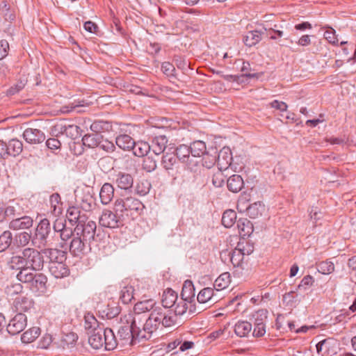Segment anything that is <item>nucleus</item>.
I'll list each match as a JSON object with an SVG mask.
<instances>
[{"instance_id": "obj_16", "label": "nucleus", "mask_w": 356, "mask_h": 356, "mask_svg": "<svg viewBox=\"0 0 356 356\" xmlns=\"http://www.w3.org/2000/svg\"><path fill=\"white\" fill-rule=\"evenodd\" d=\"M216 161L218 168L221 170H226L230 166L232 161L231 149L227 147L222 148L218 154Z\"/></svg>"}, {"instance_id": "obj_7", "label": "nucleus", "mask_w": 356, "mask_h": 356, "mask_svg": "<svg viewBox=\"0 0 356 356\" xmlns=\"http://www.w3.org/2000/svg\"><path fill=\"white\" fill-rule=\"evenodd\" d=\"M138 319V318L137 317L132 320L131 325L121 326L118 330V337L124 343L130 341V344L135 345L138 343L144 342L143 339L136 337V334L138 333L136 327H138V324L136 322Z\"/></svg>"}, {"instance_id": "obj_49", "label": "nucleus", "mask_w": 356, "mask_h": 356, "mask_svg": "<svg viewBox=\"0 0 356 356\" xmlns=\"http://www.w3.org/2000/svg\"><path fill=\"white\" fill-rule=\"evenodd\" d=\"M30 270L31 268H25L22 270L19 271V273L17 274V280L21 282L29 285L33 277L34 278V275L35 274L33 272H30Z\"/></svg>"}, {"instance_id": "obj_46", "label": "nucleus", "mask_w": 356, "mask_h": 356, "mask_svg": "<svg viewBox=\"0 0 356 356\" xmlns=\"http://www.w3.org/2000/svg\"><path fill=\"white\" fill-rule=\"evenodd\" d=\"M12 242L13 243V236L12 233L8 230L4 231L0 235V252H3L8 249Z\"/></svg>"}, {"instance_id": "obj_36", "label": "nucleus", "mask_w": 356, "mask_h": 356, "mask_svg": "<svg viewBox=\"0 0 356 356\" xmlns=\"http://www.w3.org/2000/svg\"><path fill=\"white\" fill-rule=\"evenodd\" d=\"M40 334V329L38 327H33L24 332L21 337L24 343H29L35 341Z\"/></svg>"}, {"instance_id": "obj_42", "label": "nucleus", "mask_w": 356, "mask_h": 356, "mask_svg": "<svg viewBox=\"0 0 356 356\" xmlns=\"http://www.w3.org/2000/svg\"><path fill=\"white\" fill-rule=\"evenodd\" d=\"M67 218L71 223L74 222L77 225L79 221H81V220L85 219V216L81 215L79 208L76 207H70L67 211Z\"/></svg>"}, {"instance_id": "obj_4", "label": "nucleus", "mask_w": 356, "mask_h": 356, "mask_svg": "<svg viewBox=\"0 0 356 356\" xmlns=\"http://www.w3.org/2000/svg\"><path fill=\"white\" fill-rule=\"evenodd\" d=\"M83 145L89 148L99 147L107 152H112L115 147L113 142L104 138L99 133L88 134L82 138Z\"/></svg>"}, {"instance_id": "obj_48", "label": "nucleus", "mask_w": 356, "mask_h": 356, "mask_svg": "<svg viewBox=\"0 0 356 356\" xmlns=\"http://www.w3.org/2000/svg\"><path fill=\"white\" fill-rule=\"evenodd\" d=\"M191 154L190 146L186 145H180L176 148L175 156L181 162L187 161L189 156Z\"/></svg>"}, {"instance_id": "obj_53", "label": "nucleus", "mask_w": 356, "mask_h": 356, "mask_svg": "<svg viewBox=\"0 0 356 356\" xmlns=\"http://www.w3.org/2000/svg\"><path fill=\"white\" fill-rule=\"evenodd\" d=\"M151 188V184L147 180H142L139 181L136 186V193L140 196L147 194Z\"/></svg>"}, {"instance_id": "obj_41", "label": "nucleus", "mask_w": 356, "mask_h": 356, "mask_svg": "<svg viewBox=\"0 0 356 356\" xmlns=\"http://www.w3.org/2000/svg\"><path fill=\"white\" fill-rule=\"evenodd\" d=\"M33 300L27 297H21L15 300V307L20 312H28L33 307Z\"/></svg>"}, {"instance_id": "obj_23", "label": "nucleus", "mask_w": 356, "mask_h": 356, "mask_svg": "<svg viewBox=\"0 0 356 356\" xmlns=\"http://www.w3.org/2000/svg\"><path fill=\"white\" fill-rule=\"evenodd\" d=\"M243 186V179L241 175H233L227 179V189L232 193L239 192Z\"/></svg>"}, {"instance_id": "obj_52", "label": "nucleus", "mask_w": 356, "mask_h": 356, "mask_svg": "<svg viewBox=\"0 0 356 356\" xmlns=\"http://www.w3.org/2000/svg\"><path fill=\"white\" fill-rule=\"evenodd\" d=\"M222 171L218 168L217 171L212 175L211 181L215 187H221L225 184V176L223 175Z\"/></svg>"}, {"instance_id": "obj_22", "label": "nucleus", "mask_w": 356, "mask_h": 356, "mask_svg": "<svg viewBox=\"0 0 356 356\" xmlns=\"http://www.w3.org/2000/svg\"><path fill=\"white\" fill-rule=\"evenodd\" d=\"M33 236L27 232L17 233L13 236V245L17 248H27L30 242L32 243Z\"/></svg>"}, {"instance_id": "obj_51", "label": "nucleus", "mask_w": 356, "mask_h": 356, "mask_svg": "<svg viewBox=\"0 0 356 356\" xmlns=\"http://www.w3.org/2000/svg\"><path fill=\"white\" fill-rule=\"evenodd\" d=\"M236 248H237L238 250H241V253H243L244 256L250 255L254 251L252 244H251L248 241L245 240V238L241 240Z\"/></svg>"}, {"instance_id": "obj_15", "label": "nucleus", "mask_w": 356, "mask_h": 356, "mask_svg": "<svg viewBox=\"0 0 356 356\" xmlns=\"http://www.w3.org/2000/svg\"><path fill=\"white\" fill-rule=\"evenodd\" d=\"M33 225V220L29 216H19L16 218L12 219L9 224V229L13 231H18L22 229H28Z\"/></svg>"}, {"instance_id": "obj_28", "label": "nucleus", "mask_w": 356, "mask_h": 356, "mask_svg": "<svg viewBox=\"0 0 356 356\" xmlns=\"http://www.w3.org/2000/svg\"><path fill=\"white\" fill-rule=\"evenodd\" d=\"M114 195L113 186L109 183H105L99 192V197L103 204H108L113 199Z\"/></svg>"}, {"instance_id": "obj_2", "label": "nucleus", "mask_w": 356, "mask_h": 356, "mask_svg": "<svg viewBox=\"0 0 356 356\" xmlns=\"http://www.w3.org/2000/svg\"><path fill=\"white\" fill-rule=\"evenodd\" d=\"M88 343L95 350L104 348L106 350H111L117 346V339L113 330L103 327H98L92 331L89 336Z\"/></svg>"}, {"instance_id": "obj_64", "label": "nucleus", "mask_w": 356, "mask_h": 356, "mask_svg": "<svg viewBox=\"0 0 356 356\" xmlns=\"http://www.w3.org/2000/svg\"><path fill=\"white\" fill-rule=\"evenodd\" d=\"M176 66L182 70H186L188 68V63L185 58L179 56H175L174 58Z\"/></svg>"}, {"instance_id": "obj_14", "label": "nucleus", "mask_w": 356, "mask_h": 356, "mask_svg": "<svg viewBox=\"0 0 356 356\" xmlns=\"http://www.w3.org/2000/svg\"><path fill=\"white\" fill-rule=\"evenodd\" d=\"M255 320L253 334L256 337H261L266 333V320L267 318V310L257 311L254 315Z\"/></svg>"}, {"instance_id": "obj_31", "label": "nucleus", "mask_w": 356, "mask_h": 356, "mask_svg": "<svg viewBox=\"0 0 356 356\" xmlns=\"http://www.w3.org/2000/svg\"><path fill=\"white\" fill-rule=\"evenodd\" d=\"M115 143L123 150H130L134 146V140L127 134H122L116 137Z\"/></svg>"}, {"instance_id": "obj_50", "label": "nucleus", "mask_w": 356, "mask_h": 356, "mask_svg": "<svg viewBox=\"0 0 356 356\" xmlns=\"http://www.w3.org/2000/svg\"><path fill=\"white\" fill-rule=\"evenodd\" d=\"M22 215V209L17 204L8 205L5 208L4 217L16 218Z\"/></svg>"}, {"instance_id": "obj_35", "label": "nucleus", "mask_w": 356, "mask_h": 356, "mask_svg": "<svg viewBox=\"0 0 356 356\" xmlns=\"http://www.w3.org/2000/svg\"><path fill=\"white\" fill-rule=\"evenodd\" d=\"M192 157L200 158L206 154V144L202 140L193 142L190 145Z\"/></svg>"}, {"instance_id": "obj_45", "label": "nucleus", "mask_w": 356, "mask_h": 356, "mask_svg": "<svg viewBox=\"0 0 356 356\" xmlns=\"http://www.w3.org/2000/svg\"><path fill=\"white\" fill-rule=\"evenodd\" d=\"M134 296V287L125 286L121 289L120 298L124 304H128L135 298Z\"/></svg>"}, {"instance_id": "obj_11", "label": "nucleus", "mask_w": 356, "mask_h": 356, "mask_svg": "<svg viewBox=\"0 0 356 356\" xmlns=\"http://www.w3.org/2000/svg\"><path fill=\"white\" fill-rule=\"evenodd\" d=\"M99 222L102 227L111 229L118 228L123 225L120 216L108 209H105L102 211Z\"/></svg>"}, {"instance_id": "obj_39", "label": "nucleus", "mask_w": 356, "mask_h": 356, "mask_svg": "<svg viewBox=\"0 0 356 356\" xmlns=\"http://www.w3.org/2000/svg\"><path fill=\"white\" fill-rule=\"evenodd\" d=\"M177 163V159L173 153H165L161 159V165L165 170H173Z\"/></svg>"}, {"instance_id": "obj_26", "label": "nucleus", "mask_w": 356, "mask_h": 356, "mask_svg": "<svg viewBox=\"0 0 356 356\" xmlns=\"http://www.w3.org/2000/svg\"><path fill=\"white\" fill-rule=\"evenodd\" d=\"M181 299L184 301L191 302L195 298V287L192 281L186 280L183 284L181 293Z\"/></svg>"}, {"instance_id": "obj_57", "label": "nucleus", "mask_w": 356, "mask_h": 356, "mask_svg": "<svg viewBox=\"0 0 356 356\" xmlns=\"http://www.w3.org/2000/svg\"><path fill=\"white\" fill-rule=\"evenodd\" d=\"M86 104H84V101H74V102L70 103L67 106H64L61 108V111L63 113H70L74 110L78 109L79 108L83 107Z\"/></svg>"}, {"instance_id": "obj_27", "label": "nucleus", "mask_w": 356, "mask_h": 356, "mask_svg": "<svg viewBox=\"0 0 356 356\" xmlns=\"http://www.w3.org/2000/svg\"><path fill=\"white\" fill-rule=\"evenodd\" d=\"M238 233L243 238L249 236L253 232V225L247 218H241L237 221Z\"/></svg>"}, {"instance_id": "obj_55", "label": "nucleus", "mask_w": 356, "mask_h": 356, "mask_svg": "<svg viewBox=\"0 0 356 356\" xmlns=\"http://www.w3.org/2000/svg\"><path fill=\"white\" fill-rule=\"evenodd\" d=\"M143 169L148 172H153L157 167L156 161L152 157L147 156L143 161Z\"/></svg>"}, {"instance_id": "obj_20", "label": "nucleus", "mask_w": 356, "mask_h": 356, "mask_svg": "<svg viewBox=\"0 0 356 356\" xmlns=\"http://www.w3.org/2000/svg\"><path fill=\"white\" fill-rule=\"evenodd\" d=\"M168 141V140L165 136H156L152 138L150 148L156 155H159L165 149Z\"/></svg>"}, {"instance_id": "obj_54", "label": "nucleus", "mask_w": 356, "mask_h": 356, "mask_svg": "<svg viewBox=\"0 0 356 356\" xmlns=\"http://www.w3.org/2000/svg\"><path fill=\"white\" fill-rule=\"evenodd\" d=\"M318 270L324 275H329L334 270V265L332 261H325L318 265Z\"/></svg>"}, {"instance_id": "obj_25", "label": "nucleus", "mask_w": 356, "mask_h": 356, "mask_svg": "<svg viewBox=\"0 0 356 356\" xmlns=\"http://www.w3.org/2000/svg\"><path fill=\"white\" fill-rule=\"evenodd\" d=\"M115 183L121 189L127 190L132 187L134 179L129 174L119 172L116 175Z\"/></svg>"}, {"instance_id": "obj_5", "label": "nucleus", "mask_w": 356, "mask_h": 356, "mask_svg": "<svg viewBox=\"0 0 356 356\" xmlns=\"http://www.w3.org/2000/svg\"><path fill=\"white\" fill-rule=\"evenodd\" d=\"M26 268L33 271H39L44 266V257L42 253L34 248H25L21 252Z\"/></svg>"}, {"instance_id": "obj_29", "label": "nucleus", "mask_w": 356, "mask_h": 356, "mask_svg": "<svg viewBox=\"0 0 356 356\" xmlns=\"http://www.w3.org/2000/svg\"><path fill=\"white\" fill-rule=\"evenodd\" d=\"M263 35L264 33L258 30L248 31L243 37V42L246 46L252 47L261 40Z\"/></svg>"}, {"instance_id": "obj_8", "label": "nucleus", "mask_w": 356, "mask_h": 356, "mask_svg": "<svg viewBox=\"0 0 356 356\" xmlns=\"http://www.w3.org/2000/svg\"><path fill=\"white\" fill-rule=\"evenodd\" d=\"M158 307L159 306L156 305V302L152 299L138 302L134 307V316L132 320H134L138 317V319L136 323L138 325H141L143 323V319L145 318V316H147L145 314L148 312L152 313V311Z\"/></svg>"}, {"instance_id": "obj_61", "label": "nucleus", "mask_w": 356, "mask_h": 356, "mask_svg": "<svg viewBox=\"0 0 356 356\" xmlns=\"http://www.w3.org/2000/svg\"><path fill=\"white\" fill-rule=\"evenodd\" d=\"M22 290V286L19 283L12 284L8 285L6 289V293L8 296H13L15 294H18Z\"/></svg>"}, {"instance_id": "obj_58", "label": "nucleus", "mask_w": 356, "mask_h": 356, "mask_svg": "<svg viewBox=\"0 0 356 356\" xmlns=\"http://www.w3.org/2000/svg\"><path fill=\"white\" fill-rule=\"evenodd\" d=\"M99 327L98 325V322L97 319L92 315H87L85 316V327L86 329L90 330L92 329L95 330V329H97Z\"/></svg>"}, {"instance_id": "obj_3", "label": "nucleus", "mask_w": 356, "mask_h": 356, "mask_svg": "<svg viewBox=\"0 0 356 356\" xmlns=\"http://www.w3.org/2000/svg\"><path fill=\"white\" fill-rule=\"evenodd\" d=\"M51 229L49 220L44 218L40 221L33 236L32 245L38 248L51 246L53 240L50 238Z\"/></svg>"}, {"instance_id": "obj_30", "label": "nucleus", "mask_w": 356, "mask_h": 356, "mask_svg": "<svg viewBox=\"0 0 356 356\" xmlns=\"http://www.w3.org/2000/svg\"><path fill=\"white\" fill-rule=\"evenodd\" d=\"M177 299V294L171 289L165 290L162 295V306L163 308H170L175 305Z\"/></svg>"}, {"instance_id": "obj_24", "label": "nucleus", "mask_w": 356, "mask_h": 356, "mask_svg": "<svg viewBox=\"0 0 356 356\" xmlns=\"http://www.w3.org/2000/svg\"><path fill=\"white\" fill-rule=\"evenodd\" d=\"M80 206L86 211H90L96 207V199L89 191L83 193L80 200Z\"/></svg>"}, {"instance_id": "obj_43", "label": "nucleus", "mask_w": 356, "mask_h": 356, "mask_svg": "<svg viewBox=\"0 0 356 356\" xmlns=\"http://www.w3.org/2000/svg\"><path fill=\"white\" fill-rule=\"evenodd\" d=\"M8 265L10 268L19 270V271L25 268L24 260L22 252L18 255H14L10 259Z\"/></svg>"}, {"instance_id": "obj_13", "label": "nucleus", "mask_w": 356, "mask_h": 356, "mask_svg": "<svg viewBox=\"0 0 356 356\" xmlns=\"http://www.w3.org/2000/svg\"><path fill=\"white\" fill-rule=\"evenodd\" d=\"M244 204L245 202L243 199H239L237 204L238 209H239L240 211L245 209L247 211L248 215L252 218H257L265 211V205L261 202H256L247 207H245Z\"/></svg>"}, {"instance_id": "obj_47", "label": "nucleus", "mask_w": 356, "mask_h": 356, "mask_svg": "<svg viewBox=\"0 0 356 356\" xmlns=\"http://www.w3.org/2000/svg\"><path fill=\"white\" fill-rule=\"evenodd\" d=\"M236 220V213L234 210H226L222 217V224L225 227H231L234 225Z\"/></svg>"}, {"instance_id": "obj_63", "label": "nucleus", "mask_w": 356, "mask_h": 356, "mask_svg": "<svg viewBox=\"0 0 356 356\" xmlns=\"http://www.w3.org/2000/svg\"><path fill=\"white\" fill-rule=\"evenodd\" d=\"M75 233V231H72V229L70 227L65 228L60 233V238L63 241H67L69 239H72L74 234Z\"/></svg>"}, {"instance_id": "obj_56", "label": "nucleus", "mask_w": 356, "mask_h": 356, "mask_svg": "<svg viewBox=\"0 0 356 356\" xmlns=\"http://www.w3.org/2000/svg\"><path fill=\"white\" fill-rule=\"evenodd\" d=\"M202 161V165L208 169H210L216 163H217L216 155H212L209 153H206L203 156Z\"/></svg>"}, {"instance_id": "obj_9", "label": "nucleus", "mask_w": 356, "mask_h": 356, "mask_svg": "<svg viewBox=\"0 0 356 356\" xmlns=\"http://www.w3.org/2000/svg\"><path fill=\"white\" fill-rule=\"evenodd\" d=\"M74 227L76 235H79L89 242L94 240L97 229L96 222L91 220H81Z\"/></svg>"}, {"instance_id": "obj_62", "label": "nucleus", "mask_w": 356, "mask_h": 356, "mask_svg": "<svg viewBox=\"0 0 356 356\" xmlns=\"http://www.w3.org/2000/svg\"><path fill=\"white\" fill-rule=\"evenodd\" d=\"M314 282V278L310 275H307L302 278L300 283L298 286L300 290H306L309 286H312Z\"/></svg>"}, {"instance_id": "obj_34", "label": "nucleus", "mask_w": 356, "mask_h": 356, "mask_svg": "<svg viewBox=\"0 0 356 356\" xmlns=\"http://www.w3.org/2000/svg\"><path fill=\"white\" fill-rule=\"evenodd\" d=\"M251 330L252 325L246 321H238L234 326V332L239 337H247Z\"/></svg>"}, {"instance_id": "obj_59", "label": "nucleus", "mask_w": 356, "mask_h": 356, "mask_svg": "<svg viewBox=\"0 0 356 356\" xmlns=\"http://www.w3.org/2000/svg\"><path fill=\"white\" fill-rule=\"evenodd\" d=\"M324 38L331 44H337L338 39L335 35V30L332 28H328L324 32Z\"/></svg>"}, {"instance_id": "obj_6", "label": "nucleus", "mask_w": 356, "mask_h": 356, "mask_svg": "<svg viewBox=\"0 0 356 356\" xmlns=\"http://www.w3.org/2000/svg\"><path fill=\"white\" fill-rule=\"evenodd\" d=\"M114 206L116 212H126L127 216L133 215L143 208L142 202L133 197L117 199Z\"/></svg>"}, {"instance_id": "obj_17", "label": "nucleus", "mask_w": 356, "mask_h": 356, "mask_svg": "<svg viewBox=\"0 0 356 356\" xmlns=\"http://www.w3.org/2000/svg\"><path fill=\"white\" fill-rule=\"evenodd\" d=\"M23 138L30 144H39L45 139L44 134L38 129L28 128L23 133Z\"/></svg>"}, {"instance_id": "obj_32", "label": "nucleus", "mask_w": 356, "mask_h": 356, "mask_svg": "<svg viewBox=\"0 0 356 356\" xmlns=\"http://www.w3.org/2000/svg\"><path fill=\"white\" fill-rule=\"evenodd\" d=\"M223 255H227L229 257L230 261L234 267H239L242 265L244 255L237 248H235L232 252H224L220 254L222 258Z\"/></svg>"}, {"instance_id": "obj_12", "label": "nucleus", "mask_w": 356, "mask_h": 356, "mask_svg": "<svg viewBox=\"0 0 356 356\" xmlns=\"http://www.w3.org/2000/svg\"><path fill=\"white\" fill-rule=\"evenodd\" d=\"M27 325V317L19 312L9 322L6 330L11 335H15L24 330Z\"/></svg>"}, {"instance_id": "obj_37", "label": "nucleus", "mask_w": 356, "mask_h": 356, "mask_svg": "<svg viewBox=\"0 0 356 356\" xmlns=\"http://www.w3.org/2000/svg\"><path fill=\"white\" fill-rule=\"evenodd\" d=\"M49 203L51 212L54 216H58L62 213L61 198L58 193H56L50 196Z\"/></svg>"}, {"instance_id": "obj_38", "label": "nucleus", "mask_w": 356, "mask_h": 356, "mask_svg": "<svg viewBox=\"0 0 356 356\" xmlns=\"http://www.w3.org/2000/svg\"><path fill=\"white\" fill-rule=\"evenodd\" d=\"M150 149V145L145 141H134V146L132 147L134 155L139 157L147 155Z\"/></svg>"}, {"instance_id": "obj_33", "label": "nucleus", "mask_w": 356, "mask_h": 356, "mask_svg": "<svg viewBox=\"0 0 356 356\" xmlns=\"http://www.w3.org/2000/svg\"><path fill=\"white\" fill-rule=\"evenodd\" d=\"M43 253L49 258L50 262H64L66 259L65 252L58 249H44Z\"/></svg>"}, {"instance_id": "obj_60", "label": "nucleus", "mask_w": 356, "mask_h": 356, "mask_svg": "<svg viewBox=\"0 0 356 356\" xmlns=\"http://www.w3.org/2000/svg\"><path fill=\"white\" fill-rule=\"evenodd\" d=\"M161 70L168 76H175V67L170 62H163L161 65Z\"/></svg>"}, {"instance_id": "obj_19", "label": "nucleus", "mask_w": 356, "mask_h": 356, "mask_svg": "<svg viewBox=\"0 0 356 356\" xmlns=\"http://www.w3.org/2000/svg\"><path fill=\"white\" fill-rule=\"evenodd\" d=\"M49 270L50 273L56 278L67 277L70 270L64 262H49Z\"/></svg>"}, {"instance_id": "obj_1", "label": "nucleus", "mask_w": 356, "mask_h": 356, "mask_svg": "<svg viewBox=\"0 0 356 356\" xmlns=\"http://www.w3.org/2000/svg\"><path fill=\"white\" fill-rule=\"evenodd\" d=\"M143 320L145 323L136 327V337L143 339L144 342L150 339L157 330H163L164 327H172L176 324L175 315H172L170 312H165L162 307L154 309Z\"/></svg>"}, {"instance_id": "obj_44", "label": "nucleus", "mask_w": 356, "mask_h": 356, "mask_svg": "<svg viewBox=\"0 0 356 356\" xmlns=\"http://www.w3.org/2000/svg\"><path fill=\"white\" fill-rule=\"evenodd\" d=\"M230 282V275L229 273H222L214 282V288L216 291L226 289Z\"/></svg>"}, {"instance_id": "obj_10", "label": "nucleus", "mask_w": 356, "mask_h": 356, "mask_svg": "<svg viewBox=\"0 0 356 356\" xmlns=\"http://www.w3.org/2000/svg\"><path fill=\"white\" fill-rule=\"evenodd\" d=\"M88 241L81 236L76 235L75 232L69 245L70 252L74 257H81L84 256L87 254L88 250H90L89 245H87Z\"/></svg>"}, {"instance_id": "obj_18", "label": "nucleus", "mask_w": 356, "mask_h": 356, "mask_svg": "<svg viewBox=\"0 0 356 356\" xmlns=\"http://www.w3.org/2000/svg\"><path fill=\"white\" fill-rule=\"evenodd\" d=\"M47 277L43 273H35L30 284L29 285L31 291L34 292L44 293L47 289Z\"/></svg>"}, {"instance_id": "obj_40", "label": "nucleus", "mask_w": 356, "mask_h": 356, "mask_svg": "<svg viewBox=\"0 0 356 356\" xmlns=\"http://www.w3.org/2000/svg\"><path fill=\"white\" fill-rule=\"evenodd\" d=\"M23 148L22 143L17 139H12L7 143L8 156H16L19 155Z\"/></svg>"}, {"instance_id": "obj_21", "label": "nucleus", "mask_w": 356, "mask_h": 356, "mask_svg": "<svg viewBox=\"0 0 356 356\" xmlns=\"http://www.w3.org/2000/svg\"><path fill=\"white\" fill-rule=\"evenodd\" d=\"M197 300L200 304H209V305L214 304L216 300L214 298L213 289L204 288L197 294Z\"/></svg>"}]
</instances>
